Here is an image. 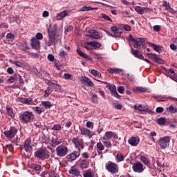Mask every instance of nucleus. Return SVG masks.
Returning a JSON list of instances; mask_svg holds the SVG:
<instances>
[{
  "mask_svg": "<svg viewBox=\"0 0 177 177\" xmlns=\"http://www.w3.org/2000/svg\"><path fill=\"white\" fill-rule=\"evenodd\" d=\"M34 120V114L30 111H25L19 114V121L22 124H30Z\"/></svg>",
  "mask_w": 177,
  "mask_h": 177,
  "instance_id": "obj_1",
  "label": "nucleus"
},
{
  "mask_svg": "<svg viewBox=\"0 0 177 177\" xmlns=\"http://www.w3.org/2000/svg\"><path fill=\"white\" fill-rule=\"evenodd\" d=\"M57 32V25L54 26L53 30H50L49 29L48 30V46H52V45H55L57 42L56 39V32Z\"/></svg>",
  "mask_w": 177,
  "mask_h": 177,
  "instance_id": "obj_2",
  "label": "nucleus"
},
{
  "mask_svg": "<svg viewBox=\"0 0 177 177\" xmlns=\"http://www.w3.org/2000/svg\"><path fill=\"white\" fill-rule=\"evenodd\" d=\"M34 157L38 160H47L49 158V151L45 148L39 149L35 151Z\"/></svg>",
  "mask_w": 177,
  "mask_h": 177,
  "instance_id": "obj_3",
  "label": "nucleus"
},
{
  "mask_svg": "<svg viewBox=\"0 0 177 177\" xmlns=\"http://www.w3.org/2000/svg\"><path fill=\"white\" fill-rule=\"evenodd\" d=\"M169 142H171V137L165 136L159 138L158 145H159L160 149L165 150V149L169 146Z\"/></svg>",
  "mask_w": 177,
  "mask_h": 177,
  "instance_id": "obj_4",
  "label": "nucleus"
},
{
  "mask_svg": "<svg viewBox=\"0 0 177 177\" xmlns=\"http://www.w3.org/2000/svg\"><path fill=\"white\" fill-rule=\"evenodd\" d=\"M55 151L58 157H65L68 154V148L65 145H59L56 148Z\"/></svg>",
  "mask_w": 177,
  "mask_h": 177,
  "instance_id": "obj_5",
  "label": "nucleus"
},
{
  "mask_svg": "<svg viewBox=\"0 0 177 177\" xmlns=\"http://www.w3.org/2000/svg\"><path fill=\"white\" fill-rule=\"evenodd\" d=\"M72 142L73 145H75V149H77L79 151H81L84 147V139L80 138L78 137L73 138L72 139Z\"/></svg>",
  "mask_w": 177,
  "mask_h": 177,
  "instance_id": "obj_6",
  "label": "nucleus"
},
{
  "mask_svg": "<svg viewBox=\"0 0 177 177\" xmlns=\"http://www.w3.org/2000/svg\"><path fill=\"white\" fill-rule=\"evenodd\" d=\"M17 132V128L12 126L10 127L9 130L4 131V135L6 138H7L8 139H13V138L16 136Z\"/></svg>",
  "mask_w": 177,
  "mask_h": 177,
  "instance_id": "obj_7",
  "label": "nucleus"
},
{
  "mask_svg": "<svg viewBox=\"0 0 177 177\" xmlns=\"http://www.w3.org/2000/svg\"><path fill=\"white\" fill-rule=\"evenodd\" d=\"M98 82H101L102 84H105L106 85V88H109V91H111V95L115 97H120L118 93H117V88L114 84H110L106 82H102L100 80H97Z\"/></svg>",
  "mask_w": 177,
  "mask_h": 177,
  "instance_id": "obj_8",
  "label": "nucleus"
},
{
  "mask_svg": "<svg viewBox=\"0 0 177 177\" xmlns=\"http://www.w3.org/2000/svg\"><path fill=\"white\" fill-rule=\"evenodd\" d=\"M106 169L111 174H117L118 172V165L114 162L106 163Z\"/></svg>",
  "mask_w": 177,
  "mask_h": 177,
  "instance_id": "obj_9",
  "label": "nucleus"
},
{
  "mask_svg": "<svg viewBox=\"0 0 177 177\" xmlns=\"http://www.w3.org/2000/svg\"><path fill=\"white\" fill-rule=\"evenodd\" d=\"M79 129L80 131L81 135H83L84 136H86L87 138H89L91 139L92 136H94L95 132L91 131V130L84 127H80Z\"/></svg>",
  "mask_w": 177,
  "mask_h": 177,
  "instance_id": "obj_10",
  "label": "nucleus"
},
{
  "mask_svg": "<svg viewBox=\"0 0 177 177\" xmlns=\"http://www.w3.org/2000/svg\"><path fill=\"white\" fill-rule=\"evenodd\" d=\"M80 156H81V151H73L72 153L66 156V158L69 161H75Z\"/></svg>",
  "mask_w": 177,
  "mask_h": 177,
  "instance_id": "obj_11",
  "label": "nucleus"
},
{
  "mask_svg": "<svg viewBox=\"0 0 177 177\" xmlns=\"http://www.w3.org/2000/svg\"><path fill=\"white\" fill-rule=\"evenodd\" d=\"M147 56L149 57V59H151V60H153L156 62V63H158L159 64H163L164 60H162L161 58L158 57L156 54L153 53H147Z\"/></svg>",
  "mask_w": 177,
  "mask_h": 177,
  "instance_id": "obj_12",
  "label": "nucleus"
},
{
  "mask_svg": "<svg viewBox=\"0 0 177 177\" xmlns=\"http://www.w3.org/2000/svg\"><path fill=\"white\" fill-rule=\"evenodd\" d=\"M132 168L134 172H138V174H141V172L145 171V169L143 168V164H142L140 162H136L134 163Z\"/></svg>",
  "mask_w": 177,
  "mask_h": 177,
  "instance_id": "obj_13",
  "label": "nucleus"
},
{
  "mask_svg": "<svg viewBox=\"0 0 177 177\" xmlns=\"http://www.w3.org/2000/svg\"><path fill=\"white\" fill-rule=\"evenodd\" d=\"M17 102H19V103H22L23 104H26L28 106L33 104L34 103V101H32V98L31 97L24 98L19 97L17 98Z\"/></svg>",
  "mask_w": 177,
  "mask_h": 177,
  "instance_id": "obj_14",
  "label": "nucleus"
},
{
  "mask_svg": "<svg viewBox=\"0 0 177 177\" xmlns=\"http://www.w3.org/2000/svg\"><path fill=\"white\" fill-rule=\"evenodd\" d=\"M24 149L26 153H31L32 151V147L31 146V139L27 138L24 144Z\"/></svg>",
  "mask_w": 177,
  "mask_h": 177,
  "instance_id": "obj_15",
  "label": "nucleus"
},
{
  "mask_svg": "<svg viewBox=\"0 0 177 177\" xmlns=\"http://www.w3.org/2000/svg\"><path fill=\"white\" fill-rule=\"evenodd\" d=\"M134 9L139 15H143V13H149V12H151V9L147 7L136 6Z\"/></svg>",
  "mask_w": 177,
  "mask_h": 177,
  "instance_id": "obj_16",
  "label": "nucleus"
},
{
  "mask_svg": "<svg viewBox=\"0 0 177 177\" xmlns=\"http://www.w3.org/2000/svg\"><path fill=\"white\" fill-rule=\"evenodd\" d=\"M30 45L32 48V49H35L36 50H38L39 48H41V42L39 40H37V38L32 37L30 40Z\"/></svg>",
  "mask_w": 177,
  "mask_h": 177,
  "instance_id": "obj_17",
  "label": "nucleus"
},
{
  "mask_svg": "<svg viewBox=\"0 0 177 177\" xmlns=\"http://www.w3.org/2000/svg\"><path fill=\"white\" fill-rule=\"evenodd\" d=\"M90 35L89 37L93 39H102V36L99 34V32L96 31L95 29H91L88 31Z\"/></svg>",
  "mask_w": 177,
  "mask_h": 177,
  "instance_id": "obj_18",
  "label": "nucleus"
},
{
  "mask_svg": "<svg viewBox=\"0 0 177 177\" xmlns=\"http://www.w3.org/2000/svg\"><path fill=\"white\" fill-rule=\"evenodd\" d=\"M111 30L113 31V32H114L113 38H120V37H121V34H122V29H121V28L112 26Z\"/></svg>",
  "mask_w": 177,
  "mask_h": 177,
  "instance_id": "obj_19",
  "label": "nucleus"
},
{
  "mask_svg": "<svg viewBox=\"0 0 177 177\" xmlns=\"http://www.w3.org/2000/svg\"><path fill=\"white\" fill-rule=\"evenodd\" d=\"M131 55H133V56H134V57H136L137 59H140V60L145 59V57L143 56V55H142L140 51H139L138 50L131 48Z\"/></svg>",
  "mask_w": 177,
  "mask_h": 177,
  "instance_id": "obj_20",
  "label": "nucleus"
},
{
  "mask_svg": "<svg viewBox=\"0 0 177 177\" xmlns=\"http://www.w3.org/2000/svg\"><path fill=\"white\" fill-rule=\"evenodd\" d=\"M82 84H83V85H85V86H89L90 88H92L95 85L93 84V82H92L90 78H88L86 77H84L82 80Z\"/></svg>",
  "mask_w": 177,
  "mask_h": 177,
  "instance_id": "obj_21",
  "label": "nucleus"
},
{
  "mask_svg": "<svg viewBox=\"0 0 177 177\" xmlns=\"http://www.w3.org/2000/svg\"><path fill=\"white\" fill-rule=\"evenodd\" d=\"M143 42H145V38L140 37L138 39H136L133 41L134 43V48H136L137 49H139L142 45H143Z\"/></svg>",
  "mask_w": 177,
  "mask_h": 177,
  "instance_id": "obj_22",
  "label": "nucleus"
},
{
  "mask_svg": "<svg viewBox=\"0 0 177 177\" xmlns=\"http://www.w3.org/2000/svg\"><path fill=\"white\" fill-rule=\"evenodd\" d=\"M147 44L149 46H151L153 48L155 52H158V53H161V52H162V46L151 42H148Z\"/></svg>",
  "mask_w": 177,
  "mask_h": 177,
  "instance_id": "obj_23",
  "label": "nucleus"
},
{
  "mask_svg": "<svg viewBox=\"0 0 177 177\" xmlns=\"http://www.w3.org/2000/svg\"><path fill=\"white\" fill-rule=\"evenodd\" d=\"M139 142H140L139 137H132L128 140V142L131 146H138V145H139Z\"/></svg>",
  "mask_w": 177,
  "mask_h": 177,
  "instance_id": "obj_24",
  "label": "nucleus"
},
{
  "mask_svg": "<svg viewBox=\"0 0 177 177\" xmlns=\"http://www.w3.org/2000/svg\"><path fill=\"white\" fill-rule=\"evenodd\" d=\"M153 99H156L157 102H165L167 99H170L172 100V97H167V95H153Z\"/></svg>",
  "mask_w": 177,
  "mask_h": 177,
  "instance_id": "obj_25",
  "label": "nucleus"
},
{
  "mask_svg": "<svg viewBox=\"0 0 177 177\" xmlns=\"http://www.w3.org/2000/svg\"><path fill=\"white\" fill-rule=\"evenodd\" d=\"M67 16H68V11L64 10L57 15L56 19L57 20H63V19H64V17H67Z\"/></svg>",
  "mask_w": 177,
  "mask_h": 177,
  "instance_id": "obj_26",
  "label": "nucleus"
},
{
  "mask_svg": "<svg viewBox=\"0 0 177 177\" xmlns=\"http://www.w3.org/2000/svg\"><path fill=\"white\" fill-rule=\"evenodd\" d=\"M107 71L109 74H120V73H122L123 70L118 68H109Z\"/></svg>",
  "mask_w": 177,
  "mask_h": 177,
  "instance_id": "obj_27",
  "label": "nucleus"
},
{
  "mask_svg": "<svg viewBox=\"0 0 177 177\" xmlns=\"http://www.w3.org/2000/svg\"><path fill=\"white\" fill-rule=\"evenodd\" d=\"M77 55H79V56H80L81 57H83V59H88V60H91V57H89V55H88L86 53L82 52V50H81V48H77L76 50Z\"/></svg>",
  "mask_w": 177,
  "mask_h": 177,
  "instance_id": "obj_28",
  "label": "nucleus"
},
{
  "mask_svg": "<svg viewBox=\"0 0 177 177\" xmlns=\"http://www.w3.org/2000/svg\"><path fill=\"white\" fill-rule=\"evenodd\" d=\"M88 45L92 46L93 49H95V50L100 49V47L102 46V44L97 41H90Z\"/></svg>",
  "mask_w": 177,
  "mask_h": 177,
  "instance_id": "obj_29",
  "label": "nucleus"
},
{
  "mask_svg": "<svg viewBox=\"0 0 177 177\" xmlns=\"http://www.w3.org/2000/svg\"><path fill=\"white\" fill-rule=\"evenodd\" d=\"M69 174L71 175H74L75 176H80V170H78L77 168L75 167H72L71 169L69 170Z\"/></svg>",
  "mask_w": 177,
  "mask_h": 177,
  "instance_id": "obj_30",
  "label": "nucleus"
},
{
  "mask_svg": "<svg viewBox=\"0 0 177 177\" xmlns=\"http://www.w3.org/2000/svg\"><path fill=\"white\" fill-rule=\"evenodd\" d=\"M140 160L142 162H143V164L145 165H146L147 167H150V160H149V159H147V158H146L145 156H142L140 157Z\"/></svg>",
  "mask_w": 177,
  "mask_h": 177,
  "instance_id": "obj_31",
  "label": "nucleus"
},
{
  "mask_svg": "<svg viewBox=\"0 0 177 177\" xmlns=\"http://www.w3.org/2000/svg\"><path fill=\"white\" fill-rule=\"evenodd\" d=\"M114 136V132L113 131H106L102 138L107 139L108 140H110L111 138Z\"/></svg>",
  "mask_w": 177,
  "mask_h": 177,
  "instance_id": "obj_32",
  "label": "nucleus"
},
{
  "mask_svg": "<svg viewBox=\"0 0 177 177\" xmlns=\"http://www.w3.org/2000/svg\"><path fill=\"white\" fill-rule=\"evenodd\" d=\"M167 110L171 114H175L177 113V108L174 106V105H170L169 107L167 108Z\"/></svg>",
  "mask_w": 177,
  "mask_h": 177,
  "instance_id": "obj_33",
  "label": "nucleus"
},
{
  "mask_svg": "<svg viewBox=\"0 0 177 177\" xmlns=\"http://www.w3.org/2000/svg\"><path fill=\"white\" fill-rule=\"evenodd\" d=\"M102 143L104 145V146H105V147H107V149H111V142L110 140L102 138Z\"/></svg>",
  "mask_w": 177,
  "mask_h": 177,
  "instance_id": "obj_34",
  "label": "nucleus"
},
{
  "mask_svg": "<svg viewBox=\"0 0 177 177\" xmlns=\"http://www.w3.org/2000/svg\"><path fill=\"white\" fill-rule=\"evenodd\" d=\"M6 111L8 113V115H10L11 118H13V117H15V113H13V109H12V107H10V106L7 105Z\"/></svg>",
  "mask_w": 177,
  "mask_h": 177,
  "instance_id": "obj_35",
  "label": "nucleus"
},
{
  "mask_svg": "<svg viewBox=\"0 0 177 177\" xmlns=\"http://www.w3.org/2000/svg\"><path fill=\"white\" fill-rule=\"evenodd\" d=\"M115 158L117 162H121V161H124V160H125V157H124V155H122L121 153H118Z\"/></svg>",
  "mask_w": 177,
  "mask_h": 177,
  "instance_id": "obj_36",
  "label": "nucleus"
},
{
  "mask_svg": "<svg viewBox=\"0 0 177 177\" xmlns=\"http://www.w3.org/2000/svg\"><path fill=\"white\" fill-rule=\"evenodd\" d=\"M88 165H89V163L88 162V161H86L85 160H82L80 163V168L82 169H86V168H88Z\"/></svg>",
  "mask_w": 177,
  "mask_h": 177,
  "instance_id": "obj_37",
  "label": "nucleus"
},
{
  "mask_svg": "<svg viewBox=\"0 0 177 177\" xmlns=\"http://www.w3.org/2000/svg\"><path fill=\"white\" fill-rule=\"evenodd\" d=\"M47 85H48V86H52L53 88H54L56 91H59V89H60V85L57 84H55L52 82H48L47 83Z\"/></svg>",
  "mask_w": 177,
  "mask_h": 177,
  "instance_id": "obj_38",
  "label": "nucleus"
},
{
  "mask_svg": "<svg viewBox=\"0 0 177 177\" xmlns=\"http://www.w3.org/2000/svg\"><path fill=\"white\" fill-rule=\"evenodd\" d=\"M89 10H95V8H93L91 6L87 7L84 6L80 8V12H89Z\"/></svg>",
  "mask_w": 177,
  "mask_h": 177,
  "instance_id": "obj_39",
  "label": "nucleus"
},
{
  "mask_svg": "<svg viewBox=\"0 0 177 177\" xmlns=\"http://www.w3.org/2000/svg\"><path fill=\"white\" fill-rule=\"evenodd\" d=\"M42 106H44L46 109H50L52 107V102L49 101H43L41 102Z\"/></svg>",
  "mask_w": 177,
  "mask_h": 177,
  "instance_id": "obj_40",
  "label": "nucleus"
},
{
  "mask_svg": "<svg viewBox=\"0 0 177 177\" xmlns=\"http://www.w3.org/2000/svg\"><path fill=\"white\" fill-rule=\"evenodd\" d=\"M30 168H31V169H34V171H40L41 167V165H39L32 164L30 165Z\"/></svg>",
  "mask_w": 177,
  "mask_h": 177,
  "instance_id": "obj_41",
  "label": "nucleus"
},
{
  "mask_svg": "<svg viewBox=\"0 0 177 177\" xmlns=\"http://www.w3.org/2000/svg\"><path fill=\"white\" fill-rule=\"evenodd\" d=\"M166 121H167V120L165 119V118H160L157 119L156 122L159 125H165Z\"/></svg>",
  "mask_w": 177,
  "mask_h": 177,
  "instance_id": "obj_42",
  "label": "nucleus"
},
{
  "mask_svg": "<svg viewBox=\"0 0 177 177\" xmlns=\"http://www.w3.org/2000/svg\"><path fill=\"white\" fill-rule=\"evenodd\" d=\"M148 136L149 138H151L152 142H153V143H156V138H154V136H157V133H156V131H151Z\"/></svg>",
  "mask_w": 177,
  "mask_h": 177,
  "instance_id": "obj_43",
  "label": "nucleus"
},
{
  "mask_svg": "<svg viewBox=\"0 0 177 177\" xmlns=\"http://www.w3.org/2000/svg\"><path fill=\"white\" fill-rule=\"evenodd\" d=\"M53 146H57L62 143V139L56 138L52 140Z\"/></svg>",
  "mask_w": 177,
  "mask_h": 177,
  "instance_id": "obj_44",
  "label": "nucleus"
},
{
  "mask_svg": "<svg viewBox=\"0 0 177 177\" xmlns=\"http://www.w3.org/2000/svg\"><path fill=\"white\" fill-rule=\"evenodd\" d=\"M51 129L52 131H62V124H54Z\"/></svg>",
  "mask_w": 177,
  "mask_h": 177,
  "instance_id": "obj_45",
  "label": "nucleus"
},
{
  "mask_svg": "<svg viewBox=\"0 0 177 177\" xmlns=\"http://www.w3.org/2000/svg\"><path fill=\"white\" fill-rule=\"evenodd\" d=\"M50 93H52V89L48 87L44 91V97H49Z\"/></svg>",
  "mask_w": 177,
  "mask_h": 177,
  "instance_id": "obj_46",
  "label": "nucleus"
},
{
  "mask_svg": "<svg viewBox=\"0 0 177 177\" xmlns=\"http://www.w3.org/2000/svg\"><path fill=\"white\" fill-rule=\"evenodd\" d=\"M33 110L35 112H36L37 114H42V112L44 111V110H42V108L39 107V106H36L33 108Z\"/></svg>",
  "mask_w": 177,
  "mask_h": 177,
  "instance_id": "obj_47",
  "label": "nucleus"
},
{
  "mask_svg": "<svg viewBox=\"0 0 177 177\" xmlns=\"http://www.w3.org/2000/svg\"><path fill=\"white\" fill-rule=\"evenodd\" d=\"M91 74L95 77H102V73L95 69L91 71Z\"/></svg>",
  "mask_w": 177,
  "mask_h": 177,
  "instance_id": "obj_48",
  "label": "nucleus"
},
{
  "mask_svg": "<svg viewBox=\"0 0 177 177\" xmlns=\"http://www.w3.org/2000/svg\"><path fill=\"white\" fill-rule=\"evenodd\" d=\"M96 146L98 150H100V151L104 150V145H103V143H102V142L97 143Z\"/></svg>",
  "mask_w": 177,
  "mask_h": 177,
  "instance_id": "obj_49",
  "label": "nucleus"
},
{
  "mask_svg": "<svg viewBox=\"0 0 177 177\" xmlns=\"http://www.w3.org/2000/svg\"><path fill=\"white\" fill-rule=\"evenodd\" d=\"M91 41H88L86 42L84 46V48L85 49H86L87 50H93V48H92V46H91V44H88Z\"/></svg>",
  "mask_w": 177,
  "mask_h": 177,
  "instance_id": "obj_50",
  "label": "nucleus"
},
{
  "mask_svg": "<svg viewBox=\"0 0 177 177\" xmlns=\"http://www.w3.org/2000/svg\"><path fill=\"white\" fill-rule=\"evenodd\" d=\"M133 109H134V110H138V111H145V108H143L142 105H139V106L134 105L133 106Z\"/></svg>",
  "mask_w": 177,
  "mask_h": 177,
  "instance_id": "obj_51",
  "label": "nucleus"
},
{
  "mask_svg": "<svg viewBox=\"0 0 177 177\" xmlns=\"http://www.w3.org/2000/svg\"><path fill=\"white\" fill-rule=\"evenodd\" d=\"M101 17L102 19H104V20H107L108 21H112L111 18H110L109 15L106 14H102Z\"/></svg>",
  "mask_w": 177,
  "mask_h": 177,
  "instance_id": "obj_52",
  "label": "nucleus"
},
{
  "mask_svg": "<svg viewBox=\"0 0 177 177\" xmlns=\"http://www.w3.org/2000/svg\"><path fill=\"white\" fill-rule=\"evenodd\" d=\"M136 91L138 92H147V88L145 87H137Z\"/></svg>",
  "mask_w": 177,
  "mask_h": 177,
  "instance_id": "obj_53",
  "label": "nucleus"
},
{
  "mask_svg": "<svg viewBox=\"0 0 177 177\" xmlns=\"http://www.w3.org/2000/svg\"><path fill=\"white\" fill-rule=\"evenodd\" d=\"M35 38H36V39L39 41V39H42L44 38V35H42V33H41V32H38L36 34Z\"/></svg>",
  "mask_w": 177,
  "mask_h": 177,
  "instance_id": "obj_54",
  "label": "nucleus"
},
{
  "mask_svg": "<svg viewBox=\"0 0 177 177\" xmlns=\"http://www.w3.org/2000/svg\"><path fill=\"white\" fill-rule=\"evenodd\" d=\"M86 127L87 128H91V129H93V122L88 121L86 123Z\"/></svg>",
  "mask_w": 177,
  "mask_h": 177,
  "instance_id": "obj_55",
  "label": "nucleus"
},
{
  "mask_svg": "<svg viewBox=\"0 0 177 177\" xmlns=\"http://www.w3.org/2000/svg\"><path fill=\"white\" fill-rule=\"evenodd\" d=\"M122 28H124L125 31H131V30H132L131 26L128 24L123 25Z\"/></svg>",
  "mask_w": 177,
  "mask_h": 177,
  "instance_id": "obj_56",
  "label": "nucleus"
},
{
  "mask_svg": "<svg viewBox=\"0 0 177 177\" xmlns=\"http://www.w3.org/2000/svg\"><path fill=\"white\" fill-rule=\"evenodd\" d=\"M162 6L165 8L166 10H168V8H171V6H169V3L167 1H163Z\"/></svg>",
  "mask_w": 177,
  "mask_h": 177,
  "instance_id": "obj_57",
  "label": "nucleus"
},
{
  "mask_svg": "<svg viewBox=\"0 0 177 177\" xmlns=\"http://www.w3.org/2000/svg\"><path fill=\"white\" fill-rule=\"evenodd\" d=\"M16 81V77L15 76L13 77H10L9 79L8 80V82L10 84H13Z\"/></svg>",
  "mask_w": 177,
  "mask_h": 177,
  "instance_id": "obj_58",
  "label": "nucleus"
},
{
  "mask_svg": "<svg viewBox=\"0 0 177 177\" xmlns=\"http://www.w3.org/2000/svg\"><path fill=\"white\" fill-rule=\"evenodd\" d=\"M47 57L49 62H55V56L53 55L48 54Z\"/></svg>",
  "mask_w": 177,
  "mask_h": 177,
  "instance_id": "obj_59",
  "label": "nucleus"
},
{
  "mask_svg": "<svg viewBox=\"0 0 177 177\" xmlns=\"http://www.w3.org/2000/svg\"><path fill=\"white\" fill-rule=\"evenodd\" d=\"M161 30V26L160 25H155L153 26V31L158 32Z\"/></svg>",
  "mask_w": 177,
  "mask_h": 177,
  "instance_id": "obj_60",
  "label": "nucleus"
},
{
  "mask_svg": "<svg viewBox=\"0 0 177 177\" xmlns=\"http://www.w3.org/2000/svg\"><path fill=\"white\" fill-rule=\"evenodd\" d=\"M91 102H93V103H97V95H93L92 96Z\"/></svg>",
  "mask_w": 177,
  "mask_h": 177,
  "instance_id": "obj_61",
  "label": "nucleus"
},
{
  "mask_svg": "<svg viewBox=\"0 0 177 177\" xmlns=\"http://www.w3.org/2000/svg\"><path fill=\"white\" fill-rule=\"evenodd\" d=\"M67 53H66V51L64 50H62L60 53H59V56L60 57H62V59H64V57H66Z\"/></svg>",
  "mask_w": 177,
  "mask_h": 177,
  "instance_id": "obj_62",
  "label": "nucleus"
},
{
  "mask_svg": "<svg viewBox=\"0 0 177 177\" xmlns=\"http://www.w3.org/2000/svg\"><path fill=\"white\" fill-rule=\"evenodd\" d=\"M156 111L158 113H161L164 111V108H162L161 106L157 107Z\"/></svg>",
  "mask_w": 177,
  "mask_h": 177,
  "instance_id": "obj_63",
  "label": "nucleus"
},
{
  "mask_svg": "<svg viewBox=\"0 0 177 177\" xmlns=\"http://www.w3.org/2000/svg\"><path fill=\"white\" fill-rule=\"evenodd\" d=\"M84 177H93V176L92 175V173L91 171H86L84 174Z\"/></svg>",
  "mask_w": 177,
  "mask_h": 177,
  "instance_id": "obj_64",
  "label": "nucleus"
}]
</instances>
